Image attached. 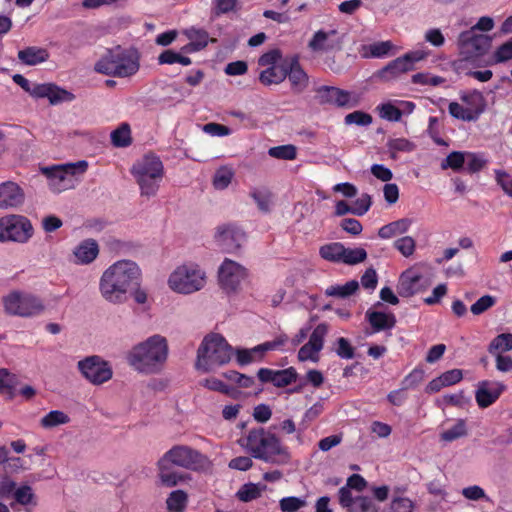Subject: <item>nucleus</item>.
<instances>
[{"instance_id":"nucleus-61","label":"nucleus","mask_w":512,"mask_h":512,"mask_svg":"<svg viewBox=\"0 0 512 512\" xmlns=\"http://www.w3.org/2000/svg\"><path fill=\"white\" fill-rule=\"evenodd\" d=\"M319 350L316 349L314 346H310V344L307 342L304 344L298 351V360L301 362L305 361H313L318 362L319 360Z\"/></svg>"},{"instance_id":"nucleus-11","label":"nucleus","mask_w":512,"mask_h":512,"mask_svg":"<svg viewBox=\"0 0 512 512\" xmlns=\"http://www.w3.org/2000/svg\"><path fill=\"white\" fill-rule=\"evenodd\" d=\"M83 377L94 385H101L112 378L110 364L98 355H92L80 360L77 364Z\"/></svg>"},{"instance_id":"nucleus-22","label":"nucleus","mask_w":512,"mask_h":512,"mask_svg":"<svg viewBox=\"0 0 512 512\" xmlns=\"http://www.w3.org/2000/svg\"><path fill=\"white\" fill-rule=\"evenodd\" d=\"M366 318L374 332L392 329L396 325V317L392 313L368 310Z\"/></svg>"},{"instance_id":"nucleus-18","label":"nucleus","mask_w":512,"mask_h":512,"mask_svg":"<svg viewBox=\"0 0 512 512\" xmlns=\"http://www.w3.org/2000/svg\"><path fill=\"white\" fill-rule=\"evenodd\" d=\"M131 173L135 178L163 177L164 168L158 156L154 154H147L133 165Z\"/></svg>"},{"instance_id":"nucleus-36","label":"nucleus","mask_w":512,"mask_h":512,"mask_svg":"<svg viewBox=\"0 0 512 512\" xmlns=\"http://www.w3.org/2000/svg\"><path fill=\"white\" fill-rule=\"evenodd\" d=\"M188 501L187 493L183 490L171 492L166 500L167 508L172 512H183Z\"/></svg>"},{"instance_id":"nucleus-19","label":"nucleus","mask_w":512,"mask_h":512,"mask_svg":"<svg viewBox=\"0 0 512 512\" xmlns=\"http://www.w3.org/2000/svg\"><path fill=\"white\" fill-rule=\"evenodd\" d=\"M506 389L501 382L481 381L475 393V399L480 408L491 406Z\"/></svg>"},{"instance_id":"nucleus-45","label":"nucleus","mask_w":512,"mask_h":512,"mask_svg":"<svg viewBox=\"0 0 512 512\" xmlns=\"http://www.w3.org/2000/svg\"><path fill=\"white\" fill-rule=\"evenodd\" d=\"M329 326L326 323L318 324L312 331L308 343L321 351L324 346V339L328 334Z\"/></svg>"},{"instance_id":"nucleus-38","label":"nucleus","mask_w":512,"mask_h":512,"mask_svg":"<svg viewBox=\"0 0 512 512\" xmlns=\"http://www.w3.org/2000/svg\"><path fill=\"white\" fill-rule=\"evenodd\" d=\"M297 377L298 373L293 367H289L283 370H276L273 385L277 388H283L295 382Z\"/></svg>"},{"instance_id":"nucleus-23","label":"nucleus","mask_w":512,"mask_h":512,"mask_svg":"<svg viewBox=\"0 0 512 512\" xmlns=\"http://www.w3.org/2000/svg\"><path fill=\"white\" fill-rule=\"evenodd\" d=\"M99 254L98 243L94 239L82 241L74 250V255L78 263L89 264L93 262Z\"/></svg>"},{"instance_id":"nucleus-34","label":"nucleus","mask_w":512,"mask_h":512,"mask_svg":"<svg viewBox=\"0 0 512 512\" xmlns=\"http://www.w3.org/2000/svg\"><path fill=\"white\" fill-rule=\"evenodd\" d=\"M163 177H137L136 182L139 185L142 196L153 197L157 194L159 183Z\"/></svg>"},{"instance_id":"nucleus-37","label":"nucleus","mask_w":512,"mask_h":512,"mask_svg":"<svg viewBox=\"0 0 512 512\" xmlns=\"http://www.w3.org/2000/svg\"><path fill=\"white\" fill-rule=\"evenodd\" d=\"M69 421L70 418L66 413L60 410H52L41 419L40 423L44 428H53L67 424Z\"/></svg>"},{"instance_id":"nucleus-56","label":"nucleus","mask_w":512,"mask_h":512,"mask_svg":"<svg viewBox=\"0 0 512 512\" xmlns=\"http://www.w3.org/2000/svg\"><path fill=\"white\" fill-rule=\"evenodd\" d=\"M415 240L410 236H404L394 242V247L404 256L409 257L415 251Z\"/></svg>"},{"instance_id":"nucleus-44","label":"nucleus","mask_w":512,"mask_h":512,"mask_svg":"<svg viewBox=\"0 0 512 512\" xmlns=\"http://www.w3.org/2000/svg\"><path fill=\"white\" fill-rule=\"evenodd\" d=\"M235 354H236L237 363L240 366H245L252 362H257V361L262 360L256 346L251 349L238 348V349H236Z\"/></svg>"},{"instance_id":"nucleus-63","label":"nucleus","mask_w":512,"mask_h":512,"mask_svg":"<svg viewBox=\"0 0 512 512\" xmlns=\"http://www.w3.org/2000/svg\"><path fill=\"white\" fill-rule=\"evenodd\" d=\"M305 505V501L297 497H285L280 500V508L283 512H295Z\"/></svg>"},{"instance_id":"nucleus-20","label":"nucleus","mask_w":512,"mask_h":512,"mask_svg":"<svg viewBox=\"0 0 512 512\" xmlns=\"http://www.w3.org/2000/svg\"><path fill=\"white\" fill-rule=\"evenodd\" d=\"M287 77L295 93H302L308 86L309 77L299 63L298 56L285 60Z\"/></svg>"},{"instance_id":"nucleus-48","label":"nucleus","mask_w":512,"mask_h":512,"mask_svg":"<svg viewBox=\"0 0 512 512\" xmlns=\"http://www.w3.org/2000/svg\"><path fill=\"white\" fill-rule=\"evenodd\" d=\"M487 159L483 154L466 152L465 163L469 173H477L487 165Z\"/></svg>"},{"instance_id":"nucleus-60","label":"nucleus","mask_w":512,"mask_h":512,"mask_svg":"<svg viewBox=\"0 0 512 512\" xmlns=\"http://www.w3.org/2000/svg\"><path fill=\"white\" fill-rule=\"evenodd\" d=\"M424 370L421 368L414 369L409 375H407L402 381L403 389L407 390L416 387L424 379Z\"/></svg>"},{"instance_id":"nucleus-33","label":"nucleus","mask_w":512,"mask_h":512,"mask_svg":"<svg viewBox=\"0 0 512 512\" xmlns=\"http://www.w3.org/2000/svg\"><path fill=\"white\" fill-rule=\"evenodd\" d=\"M421 279V275L408 276L407 272L400 277L398 285V294L402 297H410L416 293L415 284Z\"/></svg>"},{"instance_id":"nucleus-17","label":"nucleus","mask_w":512,"mask_h":512,"mask_svg":"<svg viewBox=\"0 0 512 512\" xmlns=\"http://www.w3.org/2000/svg\"><path fill=\"white\" fill-rule=\"evenodd\" d=\"M29 94L35 98H48L51 105L71 102L75 98L71 92L52 83L35 84Z\"/></svg>"},{"instance_id":"nucleus-21","label":"nucleus","mask_w":512,"mask_h":512,"mask_svg":"<svg viewBox=\"0 0 512 512\" xmlns=\"http://www.w3.org/2000/svg\"><path fill=\"white\" fill-rule=\"evenodd\" d=\"M24 199V192L17 183L7 181L0 184V209L19 207Z\"/></svg>"},{"instance_id":"nucleus-24","label":"nucleus","mask_w":512,"mask_h":512,"mask_svg":"<svg viewBox=\"0 0 512 512\" xmlns=\"http://www.w3.org/2000/svg\"><path fill=\"white\" fill-rule=\"evenodd\" d=\"M49 53L45 48L29 46L18 52V59L25 65L35 66L47 61Z\"/></svg>"},{"instance_id":"nucleus-13","label":"nucleus","mask_w":512,"mask_h":512,"mask_svg":"<svg viewBox=\"0 0 512 512\" xmlns=\"http://www.w3.org/2000/svg\"><path fill=\"white\" fill-rule=\"evenodd\" d=\"M457 44L465 58L481 57L490 49L492 38L469 29L459 34Z\"/></svg>"},{"instance_id":"nucleus-49","label":"nucleus","mask_w":512,"mask_h":512,"mask_svg":"<svg viewBox=\"0 0 512 512\" xmlns=\"http://www.w3.org/2000/svg\"><path fill=\"white\" fill-rule=\"evenodd\" d=\"M367 258V252L363 248H346L343 254L342 262L347 265H356L365 261Z\"/></svg>"},{"instance_id":"nucleus-2","label":"nucleus","mask_w":512,"mask_h":512,"mask_svg":"<svg viewBox=\"0 0 512 512\" xmlns=\"http://www.w3.org/2000/svg\"><path fill=\"white\" fill-rule=\"evenodd\" d=\"M246 447L255 459L276 465L288 464L291 455L277 436L264 428L252 429L246 437Z\"/></svg>"},{"instance_id":"nucleus-54","label":"nucleus","mask_w":512,"mask_h":512,"mask_svg":"<svg viewBox=\"0 0 512 512\" xmlns=\"http://www.w3.org/2000/svg\"><path fill=\"white\" fill-rule=\"evenodd\" d=\"M381 118L392 122L400 121L402 111L391 103H385L378 107Z\"/></svg>"},{"instance_id":"nucleus-43","label":"nucleus","mask_w":512,"mask_h":512,"mask_svg":"<svg viewBox=\"0 0 512 512\" xmlns=\"http://www.w3.org/2000/svg\"><path fill=\"white\" fill-rule=\"evenodd\" d=\"M387 147L391 152V157L395 159L397 152H411L416 148V145L408 139L396 138L390 139L387 143Z\"/></svg>"},{"instance_id":"nucleus-7","label":"nucleus","mask_w":512,"mask_h":512,"mask_svg":"<svg viewBox=\"0 0 512 512\" xmlns=\"http://www.w3.org/2000/svg\"><path fill=\"white\" fill-rule=\"evenodd\" d=\"M168 284L177 293L191 294L205 286L206 274L197 266L183 265L170 275Z\"/></svg>"},{"instance_id":"nucleus-14","label":"nucleus","mask_w":512,"mask_h":512,"mask_svg":"<svg viewBox=\"0 0 512 512\" xmlns=\"http://www.w3.org/2000/svg\"><path fill=\"white\" fill-rule=\"evenodd\" d=\"M424 58L425 53L422 51L406 53L405 55L398 57L395 60L388 63L378 72V75L380 78L390 80L391 78L396 77L401 73L414 70L415 63Z\"/></svg>"},{"instance_id":"nucleus-62","label":"nucleus","mask_w":512,"mask_h":512,"mask_svg":"<svg viewBox=\"0 0 512 512\" xmlns=\"http://www.w3.org/2000/svg\"><path fill=\"white\" fill-rule=\"evenodd\" d=\"M17 384V377L7 369H0V391H10Z\"/></svg>"},{"instance_id":"nucleus-42","label":"nucleus","mask_w":512,"mask_h":512,"mask_svg":"<svg viewBox=\"0 0 512 512\" xmlns=\"http://www.w3.org/2000/svg\"><path fill=\"white\" fill-rule=\"evenodd\" d=\"M498 350L503 352L512 350V334L502 333L491 341L488 347L489 353L494 354Z\"/></svg>"},{"instance_id":"nucleus-35","label":"nucleus","mask_w":512,"mask_h":512,"mask_svg":"<svg viewBox=\"0 0 512 512\" xmlns=\"http://www.w3.org/2000/svg\"><path fill=\"white\" fill-rule=\"evenodd\" d=\"M157 60L160 65H172L175 63H179L183 66H188L192 63L189 57L183 56L181 53L176 52L172 49L164 50L162 53L159 54Z\"/></svg>"},{"instance_id":"nucleus-58","label":"nucleus","mask_w":512,"mask_h":512,"mask_svg":"<svg viewBox=\"0 0 512 512\" xmlns=\"http://www.w3.org/2000/svg\"><path fill=\"white\" fill-rule=\"evenodd\" d=\"M372 205V198L369 194L364 193L356 199L353 203L352 214L356 216H363L366 214Z\"/></svg>"},{"instance_id":"nucleus-30","label":"nucleus","mask_w":512,"mask_h":512,"mask_svg":"<svg viewBox=\"0 0 512 512\" xmlns=\"http://www.w3.org/2000/svg\"><path fill=\"white\" fill-rule=\"evenodd\" d=\"M359 289L357 280L348 281L344 285H333L325 290V294L331 297L348 298Z\"/></svg>"},{"instance_id":"nucleus-57","label":"nucleus","mask_w":512,"mask_h":512,"mask_svg":"<svg viewBox=\"0 0 512 512\" xmlns=\"http://www.w3.org/2000/svg\"><path fill=\"white\" fill-rule=\"evenodd\" d=\"M336 354L342 359H353L355 357V348L350 344L348 339L340 337L336 341Z\"/></svg>"},{"instance_id":"nucleus-50","label":"nucleus","mask_w":512,"mask_h":512,"mask_svg":"<svg viewBox=\"0 0 512 512\" xmlns=\"http://www.w3.org/2000/svg\"><path fill=\"white\" fill-rule=\"evenodd\" d=\"M372 116L366 112L357 110L352 113H349L345 116L344 122L346 125H358V126H368L372 123Z\"/></svg>"},{"instance_id":"nucleus-32","label":"nucleus","mask_w":512,"mask_h":512,"mask_svg":"<svg viewBox=\"0 0 512 512\" xmlns=\"http://www.w3.org/2000/svg\"><path fill=\"white\" fill-rule=\"evenodd\" d=\"M336 31L331 30L330 32H324L322 30L317 31L313 38L309 41L308 47L312 51H327L334 47L333 44L328 43L329 35H335Z\"/></svg>"},{"instance_id":"nucleus-29","label":"nucleus","mask_w":512,"mask_h":512,"mask_svg":"<svg viewBox=\"0 0 512 512\" xmlns=\"http://www.w3.org/2000/svg\"><path fill=\"white\" fill-rule=\"evenodd\" d=\"M345 253V246L340 242H333L323 245L320 250V256L331 262H342L343 254Z\"/></svg>"},{"instance_id":"nucleus-12","label":"nucleus","mask_w":512,"mask_h":512,"mask_svg":"<svg viewBox=\"0 0 512 512\" xmlns=\"http://www.w3.org/2000/svg\"><path fill=\"white\" fill-rule=\"evenodd\" d=\"M247 275L245 267L228 258L223 261L218 269L220 287L228 294L239 292L242 281L246 279Z\"/></svg>"},{"instance_id":"nucleus-8","label":"nucleus","mask_w":512,"mask_h":512,"mask_svg":"<svg viewBox=\"0 0 512 512\" xmlns=\"http://www.w3.org/2000/svg\"><path fill=\"white\" fill-rule=\"evenodd\" d=\"M30 220L22 215H8L0 218V242L26 243L33 236Z\"/></svg>"},{"instance_id":"nucleus-40","label":"nucleus","mask_w":512,"mask_h":512,"mask_svg":"<svg viewBox=\"0 0 512 512\" xmlns=\"http://www.w3.org/2000/svg\"><path fill=\"white\" fill-rule=\"evenodd\" d=\"M268 155L281 160H294L297 156V149L292 144L274 146L269 148Z\"/></svg>"},{"instance_id":"nucleus-25","label":"nucleus","mask_w":512,"mask_h":512,"mask_svg":"<svg viewBox=\"0 0 512 512\" xmlns=\"http://www.w3.org/2000/svg\"><path fill=\"white\" fill-rule=\"evenodd\" d=\"M287 77L285 60L279 65H273L260 73L259 80L263 85L279 84Z\"/></svg>"},{"instance_id":"nucleus-53","label":"nucleus","mask_w":512,"mask_h":512,"mask_svg":"<svg viewBox=\"0 0 512 512\" xmlns=\"http://www.w3.org/2000/svg\"><path fill=\"white\" fill-rule=\"evenodd\" d=\"M287 341L288 336L286 334H280L274 340L259 344L256 346V348L259 352V355L263 359L266 352L278 349L279 347L285 345Z\"/></svg>"},{"instance_id":"nucleus-15","label":"nucleus","mask_w":512,"mask_h":512,"mask_svg":"<svg viewBox=\"0 0 512 512\" xmlns=\"http://www.w3.org/2000/svg\"><path fill=\"white\" fill-rule=\"evenodd\" d=\"M216 238L225 252L234 253L241 248L246 235L238 226L228 224L218 227Z\"/></svg>"},{"instance_id":"nucleus-39","label":"nucleus","mask_w":512,"mask_h":512,"mask_svg":"<svg viewBox=\"0 0 512 512\" xmlns=\"http://www.w3.org/2000/svg\"><path fill=\"white\" fill-rule=\"evenodd\" d=\"M466 160V152L453 151L441 162V168L446 170L448 168L459 171L463 168Z\"/></svg>"},{"instance_id":"nucleus-5","label":"nucleus","mask_w":512,"mask_h":512,"mask_svg":"<svg viewBox=\"0 0 512 512\" xmlns=\"http://www.w3.org/2000/svg\"><path fill=\"white\" fill-rule=\"evenodd\" d=\"M232 347L220 334L205 336L197 350L196 369L211 372L227 364L231 359Z\"/></svg>"},{"instance_id":"nucleus-41","label":"nucleus","mask_w":512,"mask_h":512,"mask_svg":"<svg viewBox=\"0 0 512 512\" xmlns=\"http://www.w3.org/2000/svg\"><path fill=\"white\" fill-rule=\"evenodd\" d=\"M466 435V423L463 419H459L451 428L441 433V439L446 442H452Z\"/></svg>"},{"instance_id":"nucleus-3","label":"nucleus","mask_w":512,"mask_h":512,"mask_svg":"<svg viewBox=\"0 0 512 512\" xmlns=\"http://www.w3.org/2000/svg\"><path fill=\"white\" fill-rule=\"evenodd\" d=\"M168 355V345L164 337L154 335L134 346L128 355L129 364L143 373H154Z\"/></svg>"},{"instance_id":"nucleus-31","label":"nucleus","mask_w":512,"mask_h":512,"mask_svg":"<svg viewBox=\"0 0 512 512\" xmlns=\"http://www.w3.org/2000/svg\"><path fill=\"white\" fill-rule=\"evenodd\" d=\"M266 489V485L246 483L241 486L236 496L242 502H250L261 496L263 490Z\"/></svg>"},{"instance_id":"nucleus-47","label":"nucleus","mask_w":512,"mask_h":512,"mask_svg":"<svg viewBox=\"0 0 512 512\" xmlns=\"http://www.w3.org/2000/svg\"><path fill=\"white\" fill-rule=\"evenodd\" d=\"M250 196L253 198L255 203L258 206V209L263 213L270 212V204H271V198L272 194L270 191L263 189V190H253L250 193Z\"/></svg>"},{"instance_id":"nucleus-16","label":"nucleus","mask_w":512,"mask_h":512,"mask_svg":"<svg viewBox=\"0 0 512 512\" xmlns=\"http://www.w3.org/2000/svg\"><path fill=\"white\" fill-rule=\"evenodd\" d=\"M316 99L321 105H335L337 107H353L351 103L350 92L334 87V86H320L316 88Z\"/></svg>"},{"instance_id":"nucleus-6","label":"nucleus","mask_w":512,"mask_h":512,"mask_svg":"<svg viewBox=\"0 0 512 512\" xmlns=\"http://www.w3.org/2000/svg\"><path fill=\"white\" fill-rule=\"evenodd\" d=\"M88 167L85 160L76 163L54 165L41 168V172L48 178L49 186L55 192H61L74 187V178L83 174Z\"/></svg>"},{"instance_id":"nucleus-1","label":"nucleus","mask_w":512,"mask_h":512,"mask_svg":"<svg viewBox=\"0 0 512 512\" xmlns=\"http://www.w3.org/2000/svg\"><path fill=\"white\" fill-rule=\"evenodd\" d=\"M141 271L131 260H120L109 266L99 281V291L105 301L123 304L128 294L140 285Z\"/></svg>"},{"instance_id":"nucleus-27","label":"nucleus","mask_w":512,"mask_h":512,"mask_svg":"<svg viewBox=\"0 0 512 512\" xmlns=\"http://www.w3.org/2000/svg\"><path fill=\"white\" fill-rule=\"evenodd\" d=\"M411 225V220L408 218H402L397 221L391 222L387 225L382 226L378 231V236L382 239H389L397 234H403L407 232Z\"/></svg>"},{"instance_id":"nucleus-55","label":"nucleus","mask_w":512,"mask_h":512,"mask_svg":"<svg viewBox=\"0 0 512 512\" xmlns=\"http://www.w3.org/2000/svg\"><path fill=\"white\" fill-rule=\"evenodd\" d=\"M496 298L491 295H484L480 297L470 308L473 315H480L494 306Z\"/></svg>"},{"instance_id":"nucleus-4","label":"nucleus","mask_w":512,"mask_h":512,"mask_svg":"<svg viewBox=\"0 0 512 512\" xmlns=\"http://www.w3.org/2000/svg\"><path fill=\"white\" fill-rule=\"evenodd\" d=\"M140 55L134 48L125 49L115 46L107 49L105 54L96 62L95 71L109 76L129 77L136 74L140 68Z\"/></svg>"},{"instance_id":"nucleus-10","label":"nucleus","mask_w":512,"mask_h":512,"mask_svg":"<svg viewBox=\"0 0 512 512\" xmlns=\"http://www.w3.org/2000/svg\"><path fill=\"white\" fill-rule=\"evenodd\" d=\"M5 312L20 317H33L41 314L45 307L42 301L31 294L12 292L3 298Z\"/></svg>"},{"instance_id":"nucleus-59","label":"nucleus","mask_w":512,"mask_h":512,"mask_svg":"<svg viewBox=\"0 0 512 512\" xmlns=\"http://www.w3.org/2000/svg\"><path fill=\"white\" fill-rule=\"evenodd\" d=\"M353 512H378V507L371 498L367 496H357L355 498Z\"/></svg>"},{"instance_id":"nucleus-26","label":"nucleus","mask_w":512,"mask_h":512,"mask_svg":"<svg viewBox=\"0 0 512 512\" xmlns=\"http://www.w3.org/2000/svg\"><path fill=\"white\" fill-rule=\"evenodd\" d=\"M158 468L159 478L163 486L174 487L190 479L189 474L172 471L171 466H166V469L162 466H158Z\"/></svg>"},{"instance_id":"nucleus-46","label":"nucleus","mask_w":512,"mask_h":512,"mask_svg":"<svg viewBox=\"0 0 512 512\" xmlns=\"http://www.w3.org/2000/svg\"><path fill=\"white\" fill-rule=\"evenodd\" d=\"M448 109H449L450 115L456 119H460L463 121H476L478 118V113L473 112L470 109H466V108L462 107L457 102H451L449 104Z\"/></svg>"},{"instance_id":"nucleus-28","label":"nucleus","mask_w":512,"mask_h":512,"mask_svg":"<svg viewBox=\"0 0 512 512\" xmlns=\"http://www.w3.org/2000/svg\"><path fill=\"white\" fill-rule=\"evenodd\" d=\"M111 142L115 147L124 148L132 143L131 129L128 123H122L111 132Z\"/></svg>"},{"instance_id":"nucleus-51","label":"nucleus","mask_w":512,"mask_h":512,"mask_svg":"<svg viewBox=\"0 0 512 512\" xmlns=\"http://www.w3.org/2000/svg\"><path fill=\"white\" fill-rule=\"evenodd\" d=\"M495 63H505L512 60V37L502 43L493 53Z\"/></svg>"},{"instance_id":"nucleus-52","label":"nucleus","mask_w":512,"mask_h":512,"mask_svg":"<svg viewBox=\"0 0 512 512\" xmlns=\"http://www.w3.org/2000/svg\"><path fill=\"white\" fill-rule=\"evenodd\" d=\"M233 171L223 167L217 170L213 178V185L216 189L223 190L228 187L233 178Z\"/></svg>"},{"instance_id":"nucleus-64","label":"nucleus","mask_w":512,"mask_h":512,"mask_svg":"<svg viewBox=\"0 0 512 512\" xmlns=\"http://www.w3.org/2000/svg\"><path fill=\"white\" fill-rule=\"evenodd\" d=\"M413 508L412 501L408 498H394L390 505V512H411Z\"/></svg>"},{"instance_id":"nucleus-9","label":"nucleus","mask_w":512,"mask_h":512,"mask_svg":"<svg viewBox=\"0 0 512 512\" xmlns=\"http://www.w3.org/2000/svg\"><path fill=\"white\" fill-rule=\"evenodd\" d=\"M205 457L197 450L186 445H175L158 461V466L175 465L181 468L196 470L203 465Z\"/></svg>"}]
</instances>
